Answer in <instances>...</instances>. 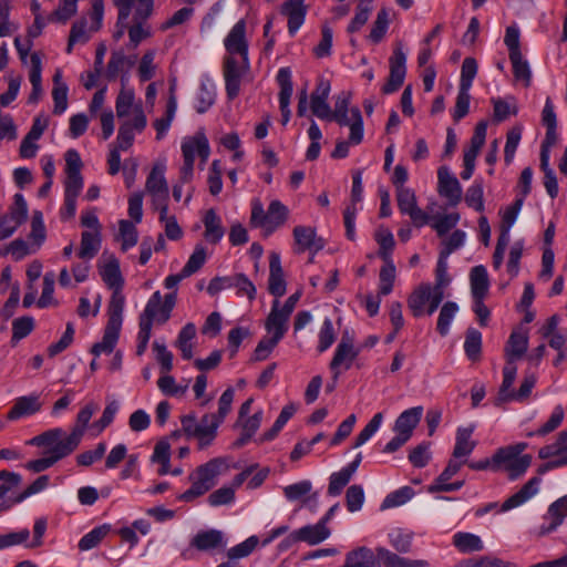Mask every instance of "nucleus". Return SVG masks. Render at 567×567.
<instances>
[{"label":"nucleus","instance_id":"54","mask_svg":"<svg viewBox=\"0 0 567 567\" xmlns=\"http://www.w3.org/2000/svg\"><path fill=\"white\" fill-rule=\"evenodd\" d=\"M477 62L474 58H465L462 63L460 89L470 90L477 73Z\"/></svg>","mask_w":567,"mask_h":567},{"label":"nucleus","instance_id":"20","mask_svg":"<svg viewBox=\"0 0 567 567\" xmlns=\"http://www.w3.org/2000/svg\"><path fill=\"white\" fill-rule=\"evenodd\" d=\"M330 536V529L318 522L315 525L303 526L295 532H292L288 539L292 542H305L309 545H317Z\"/></svg>","mask_w":567,"mask_h":567},{"label":"nucleus","instance_id":"36","mask_svg":"<svg viewBox=\"0 0 567 567\" xmlns=\"http://www.w3.org/2000/svg\"><path fill=\"white\" fill-rule=\"evenodd\" d=\"M18 229L28 218V205L21 194L14 195L13 206L3 215Z\"/></svg>","mask_w":567,"mask_h":567},{"label":"nucleus","instance_id":"21","mask_svg":"<svg viewBox=\"0 0 567 567\" xmlns=\"http://www.w3.org/2000/svg\"><path fill=\"white\" fill-rule=\"evenodd\" d=\"M528 349V334L522 329L514 330L504 349L506 363L515 364L516 360L524 357Z\"/></svg>","mask_w":567,"mask_h":567},{"label":"nucleus","instance_id":"33","mask_svg":"<svg viewBox=\"0 0 567 567\" xmlns=\"http://www.w3.org/2000/svg\"><path fill=\"white\" fill-rule=\"evenodd\" d=\"M473 433L472 427H460L456 432V442L453 450V457L460 458L467 456L475 449L476 443L471 440Z\"/></svg>","mask_w":567,"mask_h":567},{"label":"nucleus","instance_id":"48","mask_svg":"<svg viewBox=\"0 0 567 567\" xmlns=\"http://www.w3.org/2000/svg\"><path fill=\"white\" fill-rule=\"evenodd\" d=\"M295 404L290 403L284 406L271 429L262 435V441H270L276 437L285 424L289 421V419L295 414Z\"/></svg>","mask_w":567,"mask_h":567},{"label":"nucleus","instance_id":"61","mask_svg":"<svg viewBox=\"0 0 567 567\" xmlns=\"http://www.w3.org/2000/svg\"><path fill=\"white\" fill-rule=\"evenodd\" d=\"M383 420L382 413H377L355 437L353 447L363 445L380 427Z\"/></svg>","mask_w":567,"mask_h":567},{"label":"nucleus","instance_id":"9","mask_svg":"<svg viewBox=\"0 0 567 567\" xmlns=\"http://www.w3.org/2000/svg\"><path fill=\"white\" fill-rule=\"evenodd\" d=\"M97 410V405L93 402L87 403L76 415V422L71 433L64 437L63 442L74 452L81 443L85 429Z\"/></svg>","mask_w":567,"mask_h":567},{"label":"nucleus","instance_id":"39","mask_svg":"<svg viewBox=\"0 0 567 567\" xmlns=\"http://www.w3.org/2000/svg\"><path fill=\"white\" fill-rule=\"evenodd\" d=\"M34 329V319L30 316H23L12 321L11 344L16 346L20 340L28 337Z\"/></svg>","mask_w":567,"mask_h":567},{"label":"nucleus","instance_id":"28","mask_svg":"<svg viewBox=\"0 0 567 567\" xmlns=\"http://www.w3.org/2000/svg\"><path fill=\"white\" fill-rule=\"evenodd\" d=\"M223 422L218 420L215 413H206L202 416L198 422L199 430L203 432L199 434V449H204L212 444L217 435V429Z\"/></svg>","mask_w":567,"mask_h":567},{"label":"nucleus","instance_id":"50","mask_svg":"<svg viewBox=\"0 0 567 567\" xmlns=\"http://www.w3.org/2000/svg\"><path fill=\"white\" fill-rule=\"evenodd\" d=\"M414 495V491L410 486H403L392 493H390L382 502L381 508H391L403 505L410 501Z\"/></svg>","mask_w":567,"mask_h":567},{"label":"nucleus","instance_id":"34","mask_svg":"<svg viewBox=\"0 0 567 567\" xmlns=\"http://www.w3.org/2000/svg\"><path fill=\"white\" fill-rule=\"evenodd\" d=\"M453 545L462 553H473L483 549L482 539L471 533H456L453 536Z\"/></svg>","mask_w":567,"mask_h":567},{"label":"nucleus","instance_id":"15","mask_svg":"<svg viewBox=\"0 0 567 567\" xmlns=\"http://www.w3.org/2000/svg\"><path fill=\"white\" fill-rule=\"evenodd\" d=\"M276 79L280 86L279 105L282 114V124L286 125L290 118L289 103L293 91L290 69L281 68Z\"/></svg>","mask_w":567,"mask_h":567},{"label":"nucleus","instance_id":"6","mask_svg":"<svg viewBox=\"0 0 567 567\" xmlns=\"http://www.w3.org/2000/svg\"><path fill=\"white\" fill-rule=\"evenodd\" d=\"M405 63L406 55L403 52L402 47L400 44L394 49L393 54L389 60L390 75L388 82L382 87V92L384 94L393 93L401 87L406 74Z\"/></svg>","mask_w":567,"mask_h":567},{"label":"nucleus","instance_id":"7","mask_svg":"<svg viewBox=\"0 0 567 567\" xmlns=\"http://www.w3.org/2000/svg\"><path fill=\"white\" fill-rule=\"evenodd\" d=\"M358 351L353 348V338L346 331L338 344L334 355L330 362V369L333 373L334 381H338L340 371L339 367L344 365L346 370L351 368L353 360L357 358Z\"/></svg>","mask_w":567,"mask_h":567},{"label":"nucleus","instance_id":"24","mask_svg":"<svg viewBox=\"0 0 567 567\" xmlns=\"http://www.w3.org/2000/svg\"><path fill=\"white\" fill-rule=\"evenodd\" d=\"M42 403L38 394L20 396L16 400L13 406L8 412L9 420L32 415L41 410Z\"/></svg>","mask_w":567,"mask_h":567},{"label":"nucleus","instance_id":"37","mask_svg":"<svg viewBox=\"0 0 567 567\" xmlns=\"http://www.w3.org/2000/svg\"><path fill=\"white\" fill-rule=\"evenodd\" d=\"M517 373V367L513 363H506L503 369V382L498 391L497 401L506 402L513 400L512 394L514 391H511V388L515 381Z\"/></svg>","mask_w":567,"mask_h":567},{"label":"nucleus","instance_id":"17","mask_svg":"<svg viewBox=\"0 0 567 567\" xmlns=\"http://www.w3.org/2000/svg\"><path fill=\"white\" fill-rule=\"evenodd\" d=\"M269 292L279 298L286 293V280L281 267L280 255L276 251L269 255Z\"/></svg>","mask_w":567,"mask_h":567},{"label":"nucleus","instance_id":"55","mask_svg":"<svg viewBox=\"0 0 567 567\" xmlns=\"http://www.w3.org/2000/svg\"><path fill=\"white\" fill-rule=\"evenodd\" d=\"M395 279V266L392 261H384V266L380 270V290L382 296L389 295L393 289Z\"/></svg>","mask_w":567,"mask_h":567},{"label":"nucleus","instance_id":"52","mask_svg":"<svg viewBox=\"0 0 567 567\" xmlns=\"http://www.w3.org/2000/svg\"><path fill=\"white\" fill-rule=\"evenodd\" d=\"M64 431L60 427L48 430L29 441V444L35 446H50L51 449L55 446L62 439Z\"/></svg>","mask_w":567,"mask_h":567},{"label":"nucleus","instance_id":"63","mask_svg":"<svg viewBox=\"0 0 567 567\" xmlns=\"http://www.w3.org/2000/svg\"><path fill=\"white\" fill-rule=\"evenodd\" d=\"M235 499V489L230 486H223L214 491L208 496V503L210 506H221L230 504Z\"/></svg>","mask_w":567,"mask_h":567},{"label":"nucleus","instance_id":"32","mask_svg":"<svg viewBox=\"0 0 567 567\" xmlns=\"http://www.w3.org/2000/svg\"><path fill=\"white\" fill-rule=\"evenodd\" d=\"M101 246L100 231H83L78 256L82 259H92L99 252Z\"/></svg>","mask_w":567,"mask_h":567},{"label":"nucleus","instance_id":"45","mask_svg":"<svg viewBox=\"0 0 567 567\" xmlns=\"http://www.w3.org/2000/svg\"><path fill=\"white\" fill-rule=\"evenodd\" d=\"M548 515L551 518L547 532H551L559 526L565 516H567V495L554 502L548 508Z\"/></svg>","mask_w":567,"mask_h":567},{"label":"nucleus","instance_id":"14","mask_svg":"<svg viewBox=\"0 0 567 567\" xmlns=\"http://www.w3.org/2000/svg\"><path fill=\"white\" fill-rule=\"evenodd\" d=\"M434 298V289L430 284H421L410 293L408 298V307L414 317H421L425 313V306L431 307Z\"/></svg>","mask_w":567,"mask_h":567},{"label":"nucleus","instance_id":"5","mask_svg":"<svg viewBox=\"0 0 567 567\" xmlns=\"http://www.w3.org/2000/svg\"><path fill=\"white\" fill-rule=\"evenodd\" d=\"M122 315L123 312L107 310L109 320L104 329L102 341L94 343L91 349L94 355L97 357L102 352L111 353L114 350L122 328Z\"/></svg>","mask_w":567,"mask_h":567},{"label":"nucleus","instance_id":"4","mask_svg":"<svg viewBox=\"0 0 567 567\" xmlns=\"http://www.w3.org/2000/svg\"><path fill=\"white\" fill-rule=\"evenodd\" d=\"M224 534L217 529L199 530L190 539L188 547L182 551V557L193 559L196 551L208 553L224 547Z\"/></svg>","mask_w":567,"mask_h":567},{"label":"nucleus","instance_id":"49","mask_svg":"<svg viewBox=\"0 0 567 567\" xmlns=\"http://www.w3.org/2000/svg\"><path fill=\"white\" fill-rule=\"evenodd\" d=\"M207 258V252L204 246L197 245L193 251V254L189 256L186 265L183 267L184 275L187 277L192 276L193 274L197 272L203 265L205 264Z\"/></svg>","mask_w":567,"mask_h":567},{"label":"nucleus","instance_id":"41","mask_svg":"<svg viewBox=\"0 0 567 567\" xmlns=\"http://www.w3.org/2000/svg\"><path fill=\"white\" fill-rule=\"evenodd\" d=\"M110 525H101L85 534L79 542L80 550H90L96 547L102 539L109 534Z\"/></svg>","mask_w":567,"mask_h":567},{"label":"nucleus","instance_id":"26","mask_svg":"<svg viewBox=\"0 0 567 567\" xmlns=\"http://www.w3.org/2000/svg\"><path fill=\"white\" fill-rule=\"evenodd\" d=\"M422 412V406L411 408L402 412L395 421L394 431L410 439L421 420Z\"/></svg>","mask_w":567,"mask_h":567},{"label":"nucleus","instance_id":"30","mask_svg":"<svg viewBox=\"0 0 567 567\" xmlns=\"http://www.w3.org/2000/svg\"><path fill=\"white\" fill-rule=\"evenodd\" d=\"M470 280L473 298H485L489 287L486 268L482 265L473 267L470 274Z\"/></svg>","mask_w":567,"mask_h":567},{"label":"nucleus","instance_id":"23","mask_svg":"<svg viewBox=\"0 0 567 567\" xmlns=\"http://www.w3.org/2000/svg\"><path fill=\"white\" fill-rule=\"evenodd\" d=\"M305 0H286L281 7V13L288 17V31L293 35L303 24L306 17Z\"/></svg>","mask_w":567,"mask_h":567},{"label":"nucleus","instance_id":"29","mask_svg":"<svg viewBox=\"0 0 567 567\" xmlns=\"http://www.w3.org/2000/svg\"><path fill=\"white\" fill-rule=\"evenodd\" d=\"M162 309V295L159 291H155L148 299L144 311L141 313L138 324L148 322L150 329H152L153 322L163 324L164 322L161 321Z\"/></svg>","mask_w":567,"mask_h":567},{"label":"nucleus","instance_id":"8","mask_svg":"<svg viewBox=\"0 0 567 567\" xmlns=\"http://www.w3.org/2000/svg\"><path fill=\"white\" fill-rule=\"evenodd\" d=\"M245 33L246 23L244 20H239L226 37L225 48L230 55L239 54L241 56L244 68L249 69L248 43Z\"/></svg>","mask_w":567,"mask_h":567},{"label":"nucleus","instance_id":"2","mask_svg":"<svg viewBox=\"0 0 567 567\" xmlns=\"http://www.w3.org/2000/svg\"><path fill=\"white\" fill-rule=\"evenodd\" d=\"M184 164L181 168V182L188 183L193 177L195 153L203 162H206L210 154L209 143L203 132H197L193 137L184 140L182 144Z\"/></svg>","mask_w":567,"mask_h":567},{"label":"nucleus","instance_id":"60","mask_svg":"<svg viewBox=\"0 0 567 567\" xmlns=\"http://www.w3.org/2000/svg\"><path fill=\"white\" fill-rule=\"evenodd\" d=\"M532 456L529 454L522 455L520 457L515 458L511 464L505 466V471L507 472L508 478L514 481L522 476L527 468L530 466Z\"/></svg>","mask_w":567,"mask_h":567},{"label":"nucleus","instance_id":"27","mask_svg":"<svg viewBox=\"0 0 567 567\" xmlns=\"http://www.w3.org/2000/svg\"><path fill=\"white\" fill-rule=\"evenodd\" d=\"M377 554L384 567H429L426 560L404 558L383 547L377 548Z\"/></svg>","mask_w":567,"mask_h":567},{"label":"nucleus","instance_id":"46","mask_svg":"<svg viewBox=\"0 0 567 567\" xmlns=\"http://www.w3.org/2000/svg\"><path fill=\"white\" fill-rule=\"evenodd\" d=\"M216 92L210 83L203 82L197 94L196 111L199 114L205 113L215 103Z\"/></svg>","mask_w":567,"mask_h":567},{"label":"nucleus","instance_id":"47","mask_svg":"<svg viewBox=\"0 0 567 567\" xmlns=\"http://www.w3.org/2000/svg\"><path fill=\"white\" fill-rule=\"evenodd\" d=\"M230 286L237 289L239 296H246L249 300L256 298V287L244 274L230 276Z\"/></svg>","mask_w":567,"mask_h":567},{"label":"nucleus","instance_id":"1","mask_svg":"<svg viewBox=\"0 0 567 567\" xmlns=\"http://www.w3.org/2000/svg\"><path fill=\"white\" fill-rule=\"evenodd\" d=\"M223 461L220 458H213L207 463L199 465L193 473L189 474L188 481L192 486L178 496V499L184 502H193L197 497L206 494L216 484V478L220 473Z\"/></svg>","mask_w":567,"mask_h":567},{"label":"nucleus","instance_id":"59","mask_svg":"<svg viewBox=\"0 0 567 567\" xmlns=\"http://www.w3.org/2000/svg\"><path fill=\"white\" fill-rule=\"evenodd\" d=\"M430 442H423L415 446L409 454V461L415 467H424L431 460Z\"/></svg>","mask_w":567,"mask_h":567},{"label":"nucleus","instance_id":"56","mask_svg":"<svg viewBox=\"0 0 567 567\" xmlns=\"http://www.w3.org/2000/svg\"><path fill=\"white\" fill-rule=\"evenodd\" d=\"M120 235L122 238V250H127L137 244V229L133 223L122 219L120 221Z\"/></svg>","mask_w":567,"mask_h":567},{"label":"nucleus","instance_id":"35","mask_svg":"<svg viewBox=\"0 0 567 567\" xmlns=\"http://www.w3.org/2000/svg\"><path fill=\"white\" fill-rule=\"evenodd\" d=\"M513 66L515 80L522 81L524 86H529L532 81V71L528 62L523 58L522 53L508 54Z\"/></svg>","mask_w":567,"mask_h":567},{"label":"nucleus","instance_id":"3","mask_svg":"<svg viewBox=\"0 0 567 567\" xmlns=\"http://www.w3.org/2000/svg\"><path fill=\"white\" fill-rule=\"evenodd\" d=\"M100 274L105 285L113 290L107 310L123 312L125 303V297L122 293L124 280L120 270L118 260L112 257L107 264L103 266Z\"/></svg>","mask_w":567,"mask_h":567},{"label":"nucleus","instance_id":"11","mask_svg":"<svg viewBox=\"0 0 567 567\" xmlns=\"http://www.w3.org/2000/svg\"><path fill=\"white\" fill-rule=\"evenodd\" d=\"M165 166L155 165L147 176L145 189L151 195L152 202H163L169 198V189L164 176Z\"/></svg>","mask_w":567,"mask_h":567},{"label":"nucleus","instance_id":"19","mask_svg":"<svg viewBox=\"0 0 567 567\" xmlns=\"http://www.w3.org/2000/svg\"><path fill=\"white\" fill-rule=\"evenodd\" d=\"M293 238L298 245V251L310 250L312 255L324 247L322 238L317 237L316 230L308 226H296L293 228Z\"/></svg>","mask_w":567,"mask_h":567},{"label":"nucleus","instance_id":"62","mask_svg":"<svg viewBox=\"0 0 567 567\" xmlns=\"http://www.w3.org/2000/svg\"><path fill=\"white\" fill-rule=\"evenodd\" d=\"M465 203L477 212L484 210L483 185L475 182L465 194Z\"/></svg>","mask_w":567,"mask_h":567},{"label":"nucleus","instance_id":"25","mask_svg":"<svg viewBox=\"0 0 567 567\" xmlns=\"http://www.w3.org/2000/svg\"><path fill=\"white\" fill-rule=\"evenodd\" d=\"M539 484L540 478L538 476L532 477L517 493L508 497L502 504L501 511L506 512L524 504L538 492Z\"/></svg>","mask_w":567,"mask_h":567},{"label":"nucleus","instance_id":"18","mask_svg":"<svg viewBox=\"0 0 567 567\" xmlns=\"http://www.w3.org/2000/svg\"><path fill=\"white\" fill-rule=\"evenodd\" d=\"M72 452L73 451L63 441H60L48 451L49 456L30 461L25 464V467L34 473H40L54 465L58 461L66 457Z\"/></svg>","mask_w":567,"mask_h":567},{"label":"nucleus","instance_id":"44","mask_svg":"<svg viewBox=\"0 0 567 567\" xmlns=\"http://www.w3.org/2000/svg\"><path fill=\"white\" fill-rule=\"evenodd\" d=\"M390 24L389 12L385 8L379 10L377 19L373 22L372 29L369 34V39L373 43H379L386 33Z\"/></svg>","mask_w":567,"mask_h":567},{"label":"nucleus","instance_id":"57","mask_svg":"<svg viewBox=\"0 0 567 567\" xmlns=\"http://www.w3.org/2000/svg\"><path fill=\"white\" fill-rule=\"evenodd\" d=\"M281 338H277V336L264 337L257 344L254 354L251 357L252 361H264L266 360L272 350L277 347Z\"/></svg>","mask_w":567,"mask_h":567},{"label":"nucleus","instance_id":"58","mask_svg":"<svg viewBox=\"0 0 567 567\" xmlns=\"http://www.w3.org/2000/svg\"><path fill=\"white\" fill-rule=\"evenodd\" d=\"M364 502V492L361 485H351L346 492V503L349 512H358Z\"/></svg>","mask_w":567,"mask_h":567},{"label":"nucleus","instance_id":"12","mask_svg":"<svg viewBox=\"0 0 567 567\" xmlns=\"http://www.w3.org/2000/svg\"><path fill=\"white\" fill-rule=\"evenodd\" d=\"M350 114V117L348 113L331 114L328 121H336L341 126H350V142L358 145L363 138V120L358 107H352Z\"/></svg>","mask_w":567,"mask_h":567},{"label":"nucleus","instance_id":"22","mask_svg":"<svg viewBox=\"0 0 567 567\" xmlns=\"http://www.w3.org/2000/svg\"><path fill=\"white\" fill-rule=\"evenodd\" d=\"M289 318L290 316L280 309L279 300L275 299L265 323L267 332L282 339L288 330Z\"/></svg>","mask_w":567,"mask_h":567},{"label":"nucleus","instance_id":"42","mask_svg":"<svg viewBox=\"0 0 567 567\" xmlns=\"http://www.w3.org/2000/svg\"><path fill=\"white\" fill-rule=\"evenodd\" d=\"M567 452V431H561L556 441L551 444L543 446L538 451V457L540 460H547L553 456L563 455Z\"/></svg>","mask_w":567,"mask_h":567},{"label":"nucleus","instance_id":"64","mask_svg":"<svg viewBox=\"0 0 567 567\" xmlns=\"http://www.w3.org/2000/svg\"><path fill=\"white\" fill-rule=\"evenodd\" d=\"M336 340V332L333 329L332 321L328 318L324 319L322 327L319 332V344L318 350L320 352L326 351L331 347Z\"/></svg>","mask_w":567,"mask_h":567},{"label":"nucleus","instance_id":"51","mask_svg":"<svg viewBox=\"0 0 567 567\" xmlns=\"http://www.w3.org/2000/svg\"><path fill=\"white\" fill-rule=\"evenodd\" d=\"M458 307L453 301L445 302L440 311V316L437 319V331L441 336H445L449 332L450 323L457 312Z\"/></svg>","mask_w":567,"mask_h":567},{"label":"nucleus","instance_id":"31","mask_svg":"<svg viewBox=\"0 0 567 567\" xmlns=\"http://www.w3.org/2000/svg\"><path fill=\"white\" fill-rule=\"evenodd\" d=\"M205 233L204 237L208 243L217 244L223 238L225 230L221 226L220 217L210 208L204 217Z\"/></svg>","mask_w":567,"mask_h":567},{"label":"nucleus","instance_id":"16","mask_svg":"<svg viewBox=\"0 0 567 567\" xmlns=\"http://www.w3.org/2000/svg\"><path fill=\"white\" fill-rule=\"evenodd\" d=\"M446 257H442L440 255L436 269H435V285L432 287L434 289V298L432 300L431 307L426 310L429 315H432L439 308L440 303L444 298V289L449 286L451 278L447 275V261Z\"/></svg>","mask_w":567,"mask_h":567},{"label":"nucleus","instance_id":"13","mask_svg":"<svg viewBox=\"0 0 567 567\" xmlns=\"http://www.w3.org/2000/svg\"><path fill=\"white\" fill-rule=\"evenodd\" d=\"M437 177L440 195L449 198L451 205L458 204L462 198V188L457 178L445 166L439 168Z\"/></svg>","mask_w":567,"mask_h":567},{"label":"nucleus","instance_id":"10","mask_svg":"<svg viewBox=\"0 0 567 567\" xmlns=\"http://www.w3.org/2000/svg\"><path fill=\"white\" fill-rule=\"evenodd\" d=\"M136 60V55H125L122 50L113 51L106 66L105 78L109 81H114L122 73L121 80L124 82L128 71L135 65Z\"/></svg>","mask_w":567,"mask_h":567},{"label":"nucleus","instance_id":"53","mask_svg":"<svg viewBox=\"0 0 567 567\" xmlns=\"http://www.w3.org/2000/svg\"><path fill=\"white\" fill-rule=\"evenodd\" d=\"M522 138V126L512 127L506 135V144L504 148V159L506 164H511L514 159L515 152Z\"/></svg>","mask_w":567,"mask_h":567},{"label":"nucleus","instance_id":"40","mask_svg":"<svg viewBox=\"0 0 567 567\" xmlns=\"http://www.w3.org/2000/svg\"><path fill=\"white\" fill-rule=\"evenodd\" d=\"M267 217L268 229L274 230L286 221L288 217V209L281 202L277 199L272 200L268 206Z\"/></svg>","mask_w":567,"mask_h":567},{"label":"nucleus","instance_id":"38","mask_svg":"<svg viewBox=\"0 0 567 567\" xmlns=\"http://www.w3.org/2000/svg\"><path fill=\"white\" fill-rule=\"evenodd\" d=\"M464 351L467 358L472 361H477L481 358L482 351V333L474 329L468 328L466 331Z\"/></svg>","mask_w":567,"mask_h":567},{"label":"nucleus","instance_id":"43","mask_svg":"<svg viewBox=\"0 0 567 567\" xmlns=\"http://www.w3.org/2000/svg\"><path fill=\"white\" fill-rule=\"evenodd\" d=\"M375 240L380 246L379 256L382 258V260L392 261L391 252L395 244L392 233L389 229L381 227L375 233Z\"/></svg>","mask_w":567,"mask_h":567}]
</instances>
